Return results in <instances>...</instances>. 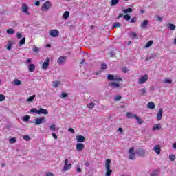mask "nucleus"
<instances>
[{
	"instance_id": "9b49d317",
	"label": "nucleus",
	"mask_w": 176,
	"mask_h": 176,
	"mask_svg": "<svg viewBox=\"0 0 176 176\" xmlns=\"http://www.w3.org/2000/svg\"><path fill=\"white\" fill-rule=\"evenodd\" d=\"M50 64V58H47L45 60V62L43 63L42 68L43 69H47V67H49V65Z\"/></svg>"
},
{
	"instance_id": "dca6fc26",
	"label": "nucleus",
	"mask_w": 176,
	"mask_h": 176,
	"mask_svg": "<svg viewBox=\"0 0 176 176\" xmlns=\"http://www.w3.org/2000/svg\"><path fill=\"white\" fill-rule=\"evenodd\" d=\"M153 151L157 153V155H160V152H162V149L160 148V145H156L154 146Z\"/></svg>"
},
{
	"instance_id": "9d476101",
	"label": "nucleus",
	"mask_w": 176,
	"mask_h": 176,
	"mask_svg": "<svg viewBox=\"0 0 176 176\" xmlns=\"http://www.w3.org/2000/svg\"><path fill=\"white\" fill-rule=\"evenodd\" d=\"M109 86H110L111 89H119V87H120V84L115 82H111L109 83Z\"/></svg>"
},
{
	"instance_id": "7c9ffc66",
	"label": "nucleus",
	"mask_w": 176,
	"mask_h": 176,
	"mask_svg": "<svg viewBox=\"0 0 176 176\" xmlns=\"http://www.w3.org/2000/svg\"><path fill=\"white\" fill-rule=\"evenodd\" d=\"M30 112L32 113H36V115H39V110L36 109V108L31 109Z\"/></svg>"
},
{
	"instance_id": "5701e85b",
	"label": "nucleus",
	"mask_w": 176,
	"mask_h": 176,
	"mask_svg": "<svg viewBox=\"0 0 176 176\" xmlns=\"http://www.w3.org/2000/svg\"><path fill=\"white\" fill-rule=\"evenodd\" d=\"M147 107L149 109H155V103L153 102H149L148 104H147Z\"/></svg>"
},
{
	"instance_id": "8fccbe9b",
	"label": "nucleus",
	"mask_w": 176,
	"mask_h": 176,
	"mask_svg": "<svg viewBox=\"0 0 176 176\" xmlns=\"http://www.w3.org/2000/svg\"><path fill=\"white\" fill-rule=\"evenodd\" d=\"M50 130L54 131L56 130V124H53L50 126Z\"/></svg>"
},
{
	"instance_id": "4468645a",
	"label": "nucleus",
	"mask_w": 176,
	"mask_h": 176,
	"mask_svg": "<svg viewBox=\"0 0 176 176\" xmlns=\"http://www.w3.org/2000/svg\"><path fill=\"white\" fill-rule=\"evenodd\" d=\"M76 140L77 142H85V141H86V138L83 135L76 136Z\"/></svg>"
},
{
	"instance_id": "cd10ccee",
	"label": "nucleus",
	"mask_w": 176,
	"mask_h": 176,
	"mask_svg": "<svg viewBox=\"0 0 176 176\" xmlns=\"http://www.w3.org/2000/svg\"><path fill=\"white\" fill-rule=\"evenodd\" d=\"M119 3V0H111V6H116Z\"/></svg>"
},
{
	"instance_id": "6e6552de",
	"label": "nucleus",
	"mask_w": 176,
	"mask_h": 176,
	"mask_svg": "<svg viewBox=\"0 0 176 176\" xmlns=\"http://www.w3.org/2000/svg\"><path fill=\"white\" fill-rule=\"evenodd\" d=\"M45 122V117H41L36 118V120L34 122V124L36 126H39V124H42Z\"/></svg>"
},
{
	"instance_id": "ea45409f",
	"label": "nucleus",
	"mask_w": 176,
	"mask_h": 176,
	"mask_svg": "<svg viewBox=\"0 0 176 176\" xmlns=\"http://www.w3.org/2000/svg\"><path fill=\"white\" fill-rule=\"evenodd\" d=\"M169 160H170V162H174V160H175V155L170 154L169 155Z\"/></svg>"
},
{
	"instance_id": "c756f323",
	"label": "nucleus",
	"mask_w": 176,
	"mask_h": 176,
	"mask_svg": "<svg viewBox=\"0 0 176 176\" xmlns=\"http://www.w3.org/2000/svg\"><path fill=\"white\" fill-rule=\"evenodd\" d=\"M123 13H124L125 14H127V13H131V12H133V9L131 8H127V9H124L122 10Z\"/></svg>"
},
{
	"instance_id": "5fc2aeb1",
	"label": "nucleus",
	"mask_w": 176,
	"mask_h": 176,
	"mask_svg": "<svg viewBox=\"0 0 176 176\" xmlns=\"http://www.w3.org/2000/svg\"><path fill=\"white\" fill-rule=\"evenodd\" d=\"M22 36H23V35L21 34V33H20V32L16 33V37L18 38V39H21V38Z\"/></svg>"
},
{
	"instance_id": "6ab92c4d",
	"label": "nucleus",
	"mask_w": 176,
	"mask_h": 176,
	"mask_svg": "<svg viewBox=\"0 0 176 176\" xmlns=\"http://www.w3.org/2000/svg\"><path fill=\"white\" fill-rule=\"evenodd\" d=\"M39 114L41 115V113H42L43 115H48L49 114V111H47V109H45L43 108H40L38 110Z\"/></svg>"
},
{
	"instance_id": "c03bdc74",
	"label": "nucleus",
	"mask_w": 176,
	"mask_h": 176,
	"mask_svg": "<svg viewBox=\"0 0 176 176\" xmlns=\"http://www.w3.org/2000/svg\"><path fill=\"white\" fill-rule=\"evenodd\" d=\"M30 119H31L30 116H25L23 117V122H30Z\"/></svg>"
},
{
	"instance_id": "473e14b6",
	"label": "nucleus",
	"mask_w": 176,
	"mask_h": 176,
	"mask_svg": "<svg viewBox=\"0 0 176 176\" xmlns=\"http://www.w3.org/2000/svg\"><path fill=\"white\" fill-rule=\"evenodd\" d=\"M13 83L15 85V86H20V85H21V81H20L19 79H15Z\"/></svg>"
},
{
	"instance_id": "49530a36",
	"label": "nucleus",
	"mask_w": 176,
	"mask_h": 176,
	"mask_svg": "<svg viewBox=\"0 0 176 176\" xmlns=\"http://www.w3.org/2000/svg\"><path fill=\"white\" fill-rule=\"evenodd\" d=\"M23 140L25 141H31V138H30L28 135H25L23 136Z\"/></svg>"
},
{
	"instance_id": "a211bd4d",
	"label": "nucleus",
	"mask_w": 176,
	"mask_h": 176,
	"mask_svg": "<svg viewBox=\"0 0 176 176\" xmlns=\"http://www.w3.org/2000/svg\"><path fill=\"white\" fill-rule=\"evenodd\" d=\"M104 167L106 170L111 169V160L107 159L104 164Z\"/></svg>"
},
{
	"instance_id": "f03ea898",
	"label": "nucleus",
	"mask_w": 176,
	"mask_h": 176,
	"mask_svg": "<svg viewBox=\"0 0 176 176\" xmlns=\"http://www.w3.org/2000/svg\"><path fill=\"white\" fill-rule=\"evenodd\" d=\"M107 79L111 82H122V78L118 76H113L112 74H108Z\"/></svg>"
},
{
	"instance_id": "c85d7f7f",
	"label": "nucleus",
	"mask_w": 176,
	"mask_h": 176,
	"mask_svg": "<svg viewBox=\"0 0 176 176\" xmlns=\"http://www.w3.org/2000/svg\"><path fill=\"white\" fill-rule=\"evenodd\" d=\"M87 108H89V109H93V108H94V107H96V103L94 102H91L89 104H88L87 105Z\"/></svg>"
},
{
	"instance_id": "0e129e2a",
	"label": "nucleus",
	"mask_w": 176,
	"mask_h": 176,
	"mask_svg": "<svg viewBox=\"0 0 176 176\" xmlns=\"http://www.w3.org/2000/svg\"><path fill=\"white\" fill-rule=\"evenodd\" d=\"M130 23H135V18H132L131 20L130 21Z\"/></svg>"
},
{
	"instance_id": "3c124183",
	"label": "nucleus",
	"mask_w": 176,
	"mask_h": 176,
	"mask_svg": "<svg viewBox=\"0 0 176 176\" xmlns=\"http://www.w3.org/2000/svg\"><path fill=\"white\" fill-rule=\"evenodd\" d=\"M102 71H104V69H107V64L102 63L101 67Z\"/></svg>"
},
{
	"instance_id": "774afa93",
	"label": "nucleus",
	"mask_w": 176,
	"mask_h": 176,
	"mask_svg": "<svg viewBox=\"0 0 176 176\" xmlns=\"http://www.w3.org/2000/svg\"><path fill=\"white\" fill-rule=\"evenodd\" d=\"M123 14H120L118 16L117 19H120V17H122Z\"/></svg>"
},
{
	"instance_id": "6e6d98bb",
	"label": "nucleus",
	"mask_w": 176,
	"mask_h": 176,
	"mask_svg": "<svg viewBox=\"0 0 176 176\" xmlns=\"http://www.w3.org/2000/svg\"><path fill=\"white\" fill-rule=\"evenodd\" d=\"M68 95H67L66 93H62L61 94V96H60V98H65V97H67Z\"/></svg>"
},
{
	"instance_id": "a18cd8bd",
	"label": "nucleus",
	"mask_w": 176,
	"mask_h": 176,
	"mask_svg": "<svg viewBox=\"0 0 176 176\" xmlns=\"http://www.w3.org/2000/svg\"><path fill=\"white\" fill-rule=\"evenodd\" d=\"M122 100V96L118 95L114 98V101H120Z\"/></svg>"
},
{
	"instance_id": "4c0bfd02",
	"label": "nucleus",
	"mask_w": 176,
	"mask_h": 176,
	"mask_svg": "<svg viewBox=\"0 0 176 176\" xmlns=\"http://www.w3.org/2000/svg\"><path fill=\"white\" fill-rule=\"evenodd\" d=\"M7 34H8V35H12V34H14V30L12 28L7 30Z\"/></svg>"
},
{
	"instance_id": "13d9d810",
	"label": "nucleus",
	"mask_w": 176,
	"mask_h": 176,
	"mask_svg": "<svg viewBox=\"0 0 176 176\" xmlns=\"http://www.w3.org/2000/svg\"><path fill=\"white\" fill-rule=\"evenodd\" d=\"M45 176H54V174H53L50 172H48L45 174Z\"/></svg>"
},
{
	"instance_id": "e2e57ef3",
	"label": "nucleus",
	"mask_w": 176,
	"mask_h": 176,
	"mask_svg": "<svg viewBox=\"0 0 176 176\" xmlns=\"http://www.w3.org/2000/svg\"><path fill=\"white\" fill-rule=\"evenodd\" d=\"M76 171H77V173H82V169L79 167H77Z\"/></svg>"
},
{
	"instance_id": "f8f14e48",
	"label": "nucleus",
	"mask_w": 176,
	"mask_h": 176,
	"mask_svg": "<svg viewBox=\"0 0 176 176\" xmlns=\"http://www.w3.org/2000/svg\"><path fill=\"white\" fill-rule=\"evenodd\" d=\"M149 24V21L144 20L141 24L140 27L142 30H146L148 28V25Z\"/></svg>"
},
{
	"instance_id": "bb28decb",
	"label": "nucleus",
	"mask_w": 176,
	"mask_h": 176,
	"mask_svg": "<svg viewBox=\"0 0 176 176\" xmlns=\"http://www.w3.org/2000/svg\"><path fill=\"white\" fill-rule=\"evenodd\" d=\"M35 97H36V95H33V96L29 97L26 100L27 102H32V101H34V100H35Z\"/></svg>"
},
{
	"instance_id": "0eeeda50",
	"label": "nucleus",
	"mask_w": 176,
	"mask_h": 176,
	"mask_svg": "<svg viewBox=\"0 0 176 176\" xmlns=\"http://www.w3.org/2000/svg\"><path fill=\"white\" fill-rule=\"evenodd\" d=\"M50 35L51 36H52V38H57V36H58V35H60V32H58V30H52L50 32Z\"/></svg>"
},
{
	"instance_id": "37998d69",
	"label": "nucleus",
	"mask_w": 176,
	"mask_h": 176,
	"mask_svg": "<svg viewBox=\"0 0 176 176\" xmlns=\"http://www.w3.org/2000/svg\"><path fill=\"white\" fill-rule=\"evenodd\" d=\"M131 38L132 39H135V38H137V33L134 32H131Z\"/></svg>"
},
{
	"instance_id": "58836bf2",
	"label": "nucleus",
	"mask_w": 176,
	"mask_h": 176,
	"mask_svg": "<svg viewBox=\"0 0 176 176\" xmlns=\"http://www.w3.org/2000/svg\"><path fill=\"white\" fill-rule=\"evenodd\" d=\"M12 46H13V45L12 44V42H9L8 44H7V50H12Z\"/></svg>"
},
{
	"instance_id": "79ce46f5",
	"label": "nucleus",
	"mask_w": 176,
	"mask_h": 176,
	"mask_svg": "<svg viewBox=\"0 0 176 176\" xmlns=\"http://www.w3.org/2000/svg\"><path fill=\"white\" fill-rule=\"evenodd\" d=\"M123 17H124V20H126V21H129V20H131V16L129 14L124 15Z\"/></svg>"
},
{
	"instance_id": "bf43d9fd",
	"label": "nucleus",
	"mask_w": 176,
	"mask_h": 176,
	"mask_svg": "<svg viewBox=\"0 0 176 176\" xmlns=\"http://www.w3.org/2000/svg\"><path fill=\"white\" fill-rule=\"evenodd\" d=\"M52 137H54V138L55 139V140H57L58 138V137H57V135H56V133H52Z\"/></svg>"
},
{
	"instance_id": "2f4dec72",
	"label": "nucleus",
	"mask_w": 176,
	"mask_h": 176,
	"mask_svg": "<svg viewBox=\"0 0 176 176\" xmlns=\"http://www.w3.org/2000/svg\"><path fill=\"white\" fill-rule=\"evenodd\" d=\"M68 17H69V12L68 11H65L63 14V19L65 20H67V19H68Z\"/></svg>"
},
{
	"instance_id": "aec40b11",
	"label": "nucleus",
	"mask_w": 176,
	"mask_h": 176,
	"mask_svg": "<svg viewBox=\"0 0 176 176\" xmlns=\"http://www.w3.org/2000/svg\"><path fill=\"white\" fill-rule=\"evenodd\" d=\"M126 116L127 118H129V119H133V118L135 119V116H137V115L133 114L131 112H127V113H126Z\"/></svg>"
},
{
	"instance_id": "72a5a7b5",
	"label": "nucleus",
	"mask_w": 176,
	"mask_h": 176,
	"mask_svg": "<svg viewBox=\"0 0 176 176\" xmlns=\"http://www.w3.org/2000/svg\"><path fill=\"white\" fill-rule=\"evenodd\" d=\"M168 27L170 30V31H174V30H175V25L173 23H169Z\"/></svg>"
},
{
	"instance_id": "2eb2a0df",
	"label": "nucleus",
	"mask_w": 176,
	"mask_h": 176,
	"mask_svg": "<svg viewBox=\"0 0 176 176\" xmlns=\"http://www.w3.org/2000/svg\"><path fill=\"white\" fill-rule=\"evenodd\" d=\"M66 58H67V56H60L58 59V64L63 65L64 63H65Z\"/></svg>"
},
{
	"instance_id": "20e7f679",
	"label": "nucleus",
	"mask_w": 176,
	"mask_h": 176,
	"mask_svg": "<svg viewBox=\"0 0 176 176\" xmlns=\"http://www.w3.org/2000/svg\"><path fill=\"white\" fill-rule=\"evenodd\" d=\"M129 160H135V152L134 151V147H131L129 149Z\"/></svg>"
},
{
	"instance_id": "052dcab7",
	"label": "nucleus",
	"mask_w": 176,
	"mask_h": 176,
	"mask_svg": "<svg viewBox=\"0 0 176 176\" xmlns=\"http://www.w3.org/2000/svg\"><path fill=\"white\" fill-rule=\"evenodd\" d=\"M38 50H39V49L38 48V47H33V51L34 52H38Z\"/></svg>"
},
{
	"instance_id": "b1692460",
	"label": "nucleus",
	"mask_w": 176,
	"mask_h": 176,
	"mask_svg": "<svg viewBox=\"0 0 176 176\" xmlns=\"http://www.w3.org/2000/svg\"><path fill=\"white\" fill-rule=\"evenodd\" d=\"M152 45H153V41L150 40L149 41H148L146 45H144L145 49H148V47H151V46H152Z\"/></svg>"
},
{
	"instance_id": "f704fd0d",
	"label": "nucleus",
	"mask_w": 176,
	"mask_h": 176,
	"mask_svg": "<svg viewBox=\"0 0 176 176\" xmlns=\"http://www.w3.org/2000/svg\"><path fill=\"white\" fill-rule=\"evenodd\" d=\"M121 26L122 25L119 22H116L113 24V28H120Z\"/></svg>"
},
{
	"instance_id": "a19ab883",
	"label": "nucleus",
	"mask_w": 176,
	"mask_h": 176,
	"mask_svg": "<svg viewBox=\"0 0 176 176\" xmlns=\"http://www.w3.org/2000/svg\"><path fill=\"white\" fill-rule=\"evenodd\" d=\"M25 44V37H23L22 39L19 41L20 46Z\"/></svg>"
},
{
	"instance_id": "423d86ee",
	"label": "nucleus",
	"mask_w": 176,
	"mask_h": 176,
	"mask_svg": "<svg viewBox=\"0 0 176 176\" xmlns=\"http://www.w3.org/2000/svg\"><path fill=\"white\" fill-rule=\"evenodd\" d=\"M29 9L30 8H28V6H27V4L25 3L22 4L21 10L23 13H25V14H27L28 16H30V14H31L30 12H28Z\"/></svg>"
},
{
	"instance_id": "603ef678",
	"label": "nucleus",
	"mask_w": 176,
	"mask_h": 176,
	"mask_svg": "<svg viewBox=\"0 0 176 176\" xmlns=\"http://www.w3.org/2000/svg\"><path fill=\"white\" fill-rule=\"evenodd\" d=\"M10 142L11 144H14L16 142V138H12L11 139H10Z\"/></svg>"
},
{
	"instance_id": "c9c22d12",
	"label": "nucleus",
	"mask_w": 176,
	"mask_h": 176,
	"mask_svg": "<svg viewBox=\"0 0 176 176\" xmlns=\"http://www.w3.org/2000/svg\"><path fill=\"white\" fill-rule=\"evenodd\" d=\"M112 175V170L111 169H106L105 176H111Z\"/></svg>"
},
{
	"instance_id": "ddd939ff",
	"label": "nucleus",
	"mask_w": 176,
	"mask_h": 176,
	"mask_svg": "<svg viewBox=\"0 0 176 176\" xmlns=\"http://www.w3.org/2000/svg\"><path fill=\"white\" fill-rule=\"evenodd\" d=\"M76 151H78V152H80L83 151V149H85V144L82 143H78L76 146Z\"/></svg>"
},
{
	"instance_id": "f3484780",
	"label": "nucleus",
	"mask_w": 176,
	"mask_h": 176,
	"mask_svg": "<svg viewBox=\"0 0 176 176\" xmlns=\"http://www.w3.org/2000/svg\"><path fill=\"white\" fill-rule=\"evenodd\" d=\"M162 116H163V109L160 108L159 109L158 113L157 114V120H162Z\"/></svg>"
},
{
	"instance_id": "680f3d73",
	"label": "nucleus",
	"mask_w": 176,
	"mask_h": 176,
	"mask_svg": "<svg viewBox=\"0 0 176 176\" xmlns=\"http://www.w3.org/2000/svg\"><path fill=\"white\" fill-rule=\"evenodd\" d=\"M39 5H41V1H37L34 3V6H39Z\"/></svg>"
},
{
	"instance_id": "393cba45",
	"label": "nucleus",
	"mask_w": 176,
	"mask_h": 176,
	"mask_svg": "<svg viewBox=\"0 0 176 176\" xmlns=\"http://www.w3.org/2000/svg\"><path fill=\"white\" fill-rule=\"evenodd\" d=\"M135 119L137 120V122L138 124H142V123H144V120H142V119H141V118L135 116Z\"/></svg>"
},
{
	"instance_id": "e433bc0d",
	"label": "nucleus",
	"mask_w": 176,
	"mask_h": 176,
	"mask_svg": "<svg viewBox=\"0 0 176 176\" xmlns=\"http://www.w3.org/2000/svg\"><path fill=\"white\" fill-rule=\"evenodd\" d=\"M162 83H168V84H170V83H173V81L171 80V79L165 78V79L163 80Z\"/></svg>"
},
{
	"instance_id": "338daca9",
	"label": "nucleus",
	"mask_w": 176,
	"mask_h": 176,
	"mask_svg": "<svg viewBox=\"0 0 176 176\" xmlns=\"http://www.w3.org/2000/svg\"><path fill=\"white\" fill-rule=\"evenodd\" d=\"M172 148H173V149H176V142L173 144Z\"/></svg>"
},
{
	"instance_id": "09e8293b",
	"label": "nucleus",
	"mask_w": 176,
	"mask_h": 176,
	"mask_svg": "<svg viewBox=\"0 0 176 176\" xmlns=\"http://www.w3.org/2000/svg\"><path fill=\"white\" fill-rule=\"evenodd\" d=\"M145 93H146V89L143 88V89H140V94H142V96H144V94H145Z\"/></svg>"
},
{
	"instance_id": "4d7b16f0",
	"label": "nucleus",
	"mask_w": 176,
	"mask_h": 176,
	"mask_svg": "<svg viewBox=\"0 0 176 176\" xmlns=\"http://www.w3.org/2000/svg\"><path fill=\"white\" fill-rule=\"evenodd\" d=\"M122 71L126 74L129 71V69L127 67H123Z\"/></svg>"
},
{
	"instance_id": "f257e3e1",
	"label": "nucleus",
	"mask_w": 176,
	"mask_h": 176,
	"mask_svg": "<svg viewBox=\"0 0 176 176\" xmlns=\"http://www.w3.org/2000/svg\"><path fill=\"white\" fill-rule=\"evenodd\" d=\"M50 9H52V1H45L41 7L42 12H47V10H50Z\"/></svg>"
},
{
	"instance_id": "39448f33",
	"label": "nucleus",
	"mask_w": 176,
	"mask_h": 176,
	"mask_svg": "<svg viewBox=\"0 0 176 176\" xmlns=\"http://www.w3.org/2000/svg\"><path fill=\"white\" fill-rule=\"evenodd\" d=\"M148 75L146 74L143 75L142 77L139 78V82H138L139 85H144V83H146V82H148Z\"/></svg>"
},
{
	"instance_id": "4be33fe9",
	"label": "nucleus",
	"mask_w": 176,
	"mask_h": 176,
	"mask_svg": "<svg viewBox=\"0 0 176 176\" xmlns=\"http://www.w3.org/2000/svg\"><path fill=\"white\" fill-rule=\"evenodd\" d=\"M160 129H162V124H157L153 126V131H156V130H160Z\"/></svg>"
},
{
	"instance_id": "de8ad7c7",
	"label": "nucleus",
	"mask_w": 176,
	"mask_h": 176,
	"mask_svg": "<svg viewBox=\"0 0 176 176\" xmlns=\"http://www.w3.org/2000/svg\"><path fill=\"white\" fill-rule=\"evenodd\" d=\"M5 98H6V97L5 96V95H3V94H0V102H1V101H5Z\"/></svg>"
},
{
	"instance_id": "7ed1b4c3",
	"label": "nucleus",
	"mask_w": 176,
	"mask_h": 176,
	"mask_svg": "<svg viewBox=\"0 0 176 176\" xmlns=\"http://www.w3.org/2000/svg\"><path fill=\"white\" fill-rule=\"evenodd\" d=\"M68 159L65 160V165L63 168V171H68V170H71V168H72V164L68 163Z\"/></svg>"
},
{
	"instance_id": "1a4fd4ad",
	"label": "nucleus",
	"mask_w": 176,
	"mask_h": 176,
	"mask_svg": "<svg viewBox=\"0 0 176 176\" xmlns=\"http://www.w3.org/2000/svg\"><path fill=\"white\" fill-rule=\"evenodd\" d=\"M135 153L137 155H139V156H141L142 157H144L146 155V151L140 148V149L137 150Z\"/></svg>"
},
{
	"instance_id": "864d4df0",
	"label": "nucleus",
	"mask_w": 176,
	"mask_h": 176,
	"mask_svg": "<svg viewBox=\"0 0 176 176\" xmlns=\"http://www.w3.org/2000/svg\"><path fill=\"white\" fill-rule=\"evenodd\" d=\"M68 131H69V133H72V134H75V130H74V129L72 128H69Z\"/></svg>"
},
{
	"instance_id": "69168bd1",
	"label": "nucleus",
	"mask_w": 176,
	"mask_h": 176,
	"mask_svg": "<svg viewBox=\"0 0 176 176\" xmlns=\"http://www.w3.org/2000/svg\"><path fill=\"white\" fill-rule=\"evenodd\" d=\"M163 19L161 16H157V21H162Z\"/></svg>"
},
{
	"instance_id": "412c9836",
	"label": "nucleus",
	"mask_w": 176,
	"mask_h": 176,
	"mask_svg": "<svg viewBox=\"0 0 176 176\" xmlns=\"http://www.w3.org/2000/svg\"><path fill=\"white\" fill-rule=\"evenodd\" d=\"M28 70L30 72H34L35 71V65L34 64H30L28 65Z\"/></svg>"
},
{
	"instance_id": "a878e982",
	"label": "nucleus",
	"mask_w": 176,
	"mask_h": 176,
	"mask_svg": "<svg viewBox=\"0 0 176 176\" xmlns=\"http://www.w3.org/2000/svg\"><path fill=\"white\" fill-rule=\"evenodd\" d=\"M60 83L61 82L58 80L53 81L52 82V87H54L55 89H56V87H58V86H60Z\"/></svg>"
}]
</instances>
